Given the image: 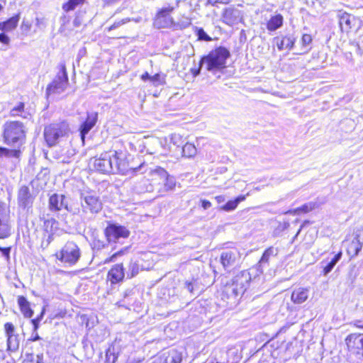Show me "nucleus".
<instances>
[{
	"mask_svg": "<svg viewBox=\"0 0 363 363\" xmlns=\"http://www.w3.org/2000/svg\"><path fill=\"white\" fill-rule=\"evenodd\" d=\"M21 155L19 150H9L6 147H0V158L1 157H15L18 158Z\"/></svg>",
	"mask_w": 363,
	"mask_h": 363,
	"instance_id": "obj_31",
	"label": "nucleus"
},
{
	"mask_svg": "<svg viewBox=\"0 0 363 363\" xmlns=\"http://www.w3.org/2000/svg\"><path fill=\"white\" fill-rule=\"evenodd\" d=\"M34 198L31 195L28 186H21L18 193V206L23 209L29 210L33 206Z\"/></svg>",
	"mask_w": 363,
	"mask_h": 363,
	"instance_id": "obj_16",
	"label": "nucleus"
},
{
	"mask_svg": "<svg viewBox=\"0 0 363 363\" xmlns=\"http://www.w3.org/2000/svg\"><path fill=\"white\" fill-rule=\"evenodd\" d=\"M150 82L155 86H158L165 84V76L160 74H155L151 77Z\"/></svg>",
	"mask_w": 363,
	"mask_h": 363,
	"instance_id": "obj_37",
	"label": "nucleus"
},
{
	"mask_svg": "<svg viewBox=\"0 0 363 363\" xmlns=\"http://www.w3.org/2000/svg\"><path fill=\"white\" fill-rule=\"evenodd\" d=\"M48 208L52 212H58L65 208L72 214L79 213V208L69 206L68 199L63 194H53L49 198Z\"/></svg>",
	"mask_w": 363,
	"mask_h": 363,
	"instance_id": "obj_13",
	"label": "nucleus"
},
{
	"mask_svg": "<svg viewBox=\"0 0 363 363\" xmlns=\"http://www.w3.org/2000/svg\"><path fill=\"white\" fill-rule=\"evenodd\" d=\"M18 303L19 305L21 313L25 318H31L33 315V311L30 307V303L24 296H19L18 298Z\"/></svg>",
	"mask_w": 363,
	"mask_h": 363,
	"instance_id": "obj_26",
	"label": "nucleus"
},
{
	"mask_svg": "<svg viewBox=\"0 0 363 363\" xmlns=\"http://www.w3.org/2000/svg\"><path fill=\"white\" fill-rule=\"evenodd\" d=\"M2 9V6L0 4V11Z\"/></svg>",
	"mask_w": 363,
	"mask_h": 363,
	"instance_id": "obj_62",
	"label": "nucleus"
},
{
	"mask_svg": "<svg viewBox=\"0 0 363 363\" xmlns=\"http://www.w3.org/2000/svg\"><path fill=\"white\" fill-rule=\"evenodd\" d=\"M40 340V337L37 333V331L36 332L33 331L30 340H31V341H37V340Z\"/></svg>",
	"mask_w": 363,
	"mask_h": 363,
	"instance_id": "obj_56",
	"label": "nucleus"
},
{
	"mask_svg": "<svg viewBox=\"0 0 363 363\" xmlns=\"http://www.w3.org/2000/svg\"><path fill=\"white\" fill-rule=\"evenodd\" d=\"M11 247H2L0 246V252L2 254V256H4L6 260H9L10 259V252H11Z\"/></svg>",
	"mask_w": 363,
	"mask_h": 363,
	"instance_id": "obj_50",
	"label": "nucleus"
},
{
	"mask_svg": "<svg viewBox=\"0 0 363 363\" xmlns=\"http://www.w3.org/2000/svg\"><path fill=\"white\" fill-rule=\"evenodd\" d=\"M130 21V18H123L121 21H116L113 24H112L108 28V31H111L112 30H114V29H116L118 28V27H120L121 26L128 23Z\"/></svg>",
	"mask_w": 363,
	"mask_h": 363,
	"instance_id": "obj_47",
	"label": "nucleus"
},
{
	"mask_svg": "<svg viewBox=\"0 0 363 363\" xmlns=\"http://www.w3.org/2000/svg\"><path fill=\"white\" fill-rule=\"evenodd\" d=\"M230 0H208V3L211 5L216 4H228Z\"/></svg>",
	"mask_w": 363,
	"mask_h": 363,
	"instance_id": "obj_53",
	"label": "nucleus"
},
{
	"mask_svg": "<svg viewBox=\"0 0 363 363\" xmlns=\"http://www.w3.org/2000/svg\"><path fill=\"white\" fill-rule=\"evenodd\" d=\"M12 234V222L9 208L0 201V239H6Z\"/></svg>",
	"mask_w": 363,
	"mask_h": 363,
	"instance_id": "obj_11",
	"label": "nucleus"
},
{
	"mask_svg": "<svg viewBox=\"0 0 363 363\" xmlns=\"http://www.w3.org/2000/svg\"><path fill=\"white\" fill-rule=\"evenodd\" d=\"M125 277L124 268L122 264L113 265L108 271L107 279L111 284H116L122 281Z\"/></svg>",
	"mask_w": 363,
	"mask_h": 363,
	"instance_id": "obj_20",
	"label": "nucleus"
},
{
	"mask_svg": "<svg viewBox=\"0 0 363 363\" xmlns=\"http://www.w3.org/2000/svg\"><path fill=\"white\" fill-rule=\"evenodd\" d=\"M312 42V37L309 34H303L301 38V44L303 47L308 46Z\"/></svg>",
	"mask_w": 363,
	"mask_h": 363,
	"instance_id": "obj_48",
	"label": "nucleus"
},
{
	"mask_svg": "<svg viewBox=\"0 0 363 363\" xmlns=\"http://www.w3.org/2000/svg\"><path fill=\"white\" fill-rule=\"evenodd\" d=\"M85 0H69L67 2L63 4L62 9L65 12H69L75 9V8L84 3Z\"/></svg>",
	"mask_w": 363,
	"mask_h": 363,
	"instance_id": "obj_34",
	"label": "nucleus"
},
{
	"mask_svg": "<svg viewBox=\"0 0 363 363\" xmlns=\"http://www.w3.org/2000/svg\"><path fill=\"white\" fill-rule=\"evenodd\" d=\"M191 24V20L189 17L183 16L177 23H175L174 28L184 29Z\"/></svg>",
	"mask_w": 363,
	"mask_h": 363,
	"instance_id": "obj_36",
	"label": "nucleus"
},
{
	"mask_svg": "<svg viewBox=\"0 0 363 363\" xmlns=\"http://www.w3.org/2000/svg\"><path fill=\"white\" fill-rule=\"evenodd\" d=\"M98 120V113L96 112L87 113V116L84 122L80 126L79 131L82 140H84L86 135L94 128Z\"/></svg>",
	"mask_w": 363,
	"mask_h": 363,
	"instance_id": "obj_19",
	"label": "nucleus"
},
{
	"mask_svg": "<svg viewBox=\"0 0 363 363\" xmlns=\"http://www.w3.org/2000/svg\"><path fill=\"white\" fill-rule=\"evenodd\" d=\"M215 199H216V200L217 201V202H218V203H223V202H224V201H225V196H222V195H220V196H216V198H215Z\"/></svg>",
	"mask_w": 363,
	"mask_h": 363,
	"instance_id": "obj_58",
	"label": "nucleus"
},
{
	"mask_svg": "<svg viewBox=\"0 0 363 363\" xmlns=\"http://www.w3.org/2000/svg\"><path fill=\"white\" fill-rule=\"evenodd\" d=\"M309 293L308 288H296L293 291L291 299L295 304H301L308 299Z\"/></svg>",
	"mask_w": 363,
	"mask_h": 363,
	"instance_id": "obj_23",
	"label": "nucleus"
},
{
	"mask_svg": "<svg viewBox=\"0 0 363 363\" xmlns=\"http://www.w3.org/2000/svg\"><path fill=\"white\" fill-rule=\"evenodd\" d=\"M342 257V252H339L337 254H336L333 258L328 262L325 263V262H322L321 264L323 265V274L324 275H327L329 274L335 264L337 263V262L341 259Z\"/></svg>",
	"mask_w": 363,
	"mask_h": 363,
	"instance_id": "obj_27",
	"label": "nucleus"
},
{
	"mask_svg": "<svg viewBox=\"0 0 363 363\" xmlns=\"http://www.w3.org/2000/svg\"><path fill=\"white\" fill-rule=\"evenodd\" d=\"M246 199L245 195H240L235 198L234 200L228 201L225 205H223L221 208L225 211H232L235 210L238 205L245 201Z\"/></svg>",
	"mask_w": 363,
	"mask_h": 363,
	"instance_id": "obj_28",
	"label": "nucleus"
},
{
	"mask_svg": "<svg viewBox=\"0 0 363 363\" xmlns=\"http://www.w3.org/2000/svg\"><path fill=\"white\" fill-rule=\"evenodd\" d=\"M91 245L94 250H99L101 249L104 248L105 246L106 245V243L103 240L94 238Z\"/></svg>",
	"mask_w": 363,
	"mask_h": 363,
	"instance_id": "obj_43",
	"label": "nucleus"
},
{
	"mask_svg": "<svg viewBox=\"0 0 363 363\" xmlns=\"http://www.w3.org/2000/svg\"><path fill=\"white\" fill-rule=\"evenodd\" d=\"M57 259L67 266L74 265L81 257V251L74 242H67L56 255Z\"/></svg>",
	"mask_w": 363,
	"mask_h": 363,
	"instance_id": "obj_7",
	"label": "nucleus"
},
{
	"mask_svg": "<svg viewBox=\"0 0 363 363\" xmlns=\"http://www.w3.org/2000/svg\"><path fill=\"white\" fill-rule=\"evenodd\" d=\"M48 233V235L46 246H48L50 243V242L53 240V233Z\"/></svg>",
	"mask_w": 363,
	"mask_h": 363,
	"instance_id": "obj_59",
	"label": "nucleus"
},
{
	"mask_svg": "<svg viewBox=\"0 0 363 363\" xmlns=\"http://www.w3.org/2000/svg\"><path fill=\"white\" fill-rule=\"evenodd\" d=\"M250 281V272L242 271L232 279L231 283H226L221 298L226 302V307L233 308L238 305L240 298L249 286Z\"/></svg>",
	"mask_w": 363,
	"mask_h": 363,
	"instance_id": "obj_1",
	"label": "nucleus"
},
{
	"mask_svg": "<svg viewBox=\"0 0 363 363\" xmlns=\"http://www.w3.org/2000/svg\"><path fill=\"white\" fill-rule=\"evenodd\" d=\"M283 23V17L281 15L272 16L267 22V28L270 31H274L280 28Z\"/></svg>",
	"mask_w": 363,
	"mask_h": 363,
	"instance_id": "obj_29",
	"label": "nucleus"
},
{
	"mask_svg": "<svg viewBox=\"0 0 363 363\" xmlns=\"http://www.w3.org/2000/svg\"><path fill=\"white\" fill-rule=\"evenodd\" d=\"M345 341L350 354L363 360V333H351Z\"/></svg>",
	"mask_w": 363,
	"mask_h": 363,
	"instance_id": "obj_12",
	"label": "nucleus"
},
{
	"mask_svg": "<svg viewBox=\"0 0 363 363\" xmlns=\"http://www.w3.org/2000/svg\"><path fill=\"white\" fill-rule=\"evenodd\" d=\"M118 356L116 354L114 347H109L106 352V361L107 363H115Z\"/></svg>",
	"mask_w": 363,
	"mask_h": 363,
	"instance_id": "obj_35",
	"label": "nucleus"
},
{
	"mask_svg": "<svg viewBox=\"0 0 363 363\" xmlns=\"http://www.w3.org/2000/svg\"><path fill=\"white\" fill-rule=\"evenodd\" d=\"M196 35L199 40L211 41V38L204 31L203 28H197Z\"/></svg>",
	"mask_w": 363,
	"mask_h": 363,
	"instance_id": "obj_44",
	"label": "nucleus"
},
{
	"mask_svg": "<svg viewBox=\"0 0 363 363\" xmlns=\"http://www.w3.org/2000/svg\"><path fill=\"white\" fill-rule=\"evenodd\" d=\"M151 77L147 72H145L144 74H142L141 76V79L143 80V81H146V80H150L151 79Z\"/></svg>",
	"mask_w": 363,
	"mask_h": 363,
	"instance_id": "obj_57",
	"label": "nucleus"
},
{
	"mask_svg": "<svg viewBox=\"0 0 363 363\" xmlns=\"http://www.w3.org/2000/svg\"><path fill=\"white\" fill-rule=\"evenodd\" d=\"M201 206L203 209H208L211 206V203L207 200H201Z\"/></svg>",
	"mask_w": 363,
	"mask_h": 363,
	"instance_id": "obj_55",
	"label": "nucleus"
},
{
	"mask_svg": "<svg viewBox=\"0 0 363 363\" xmlns=\"http://www.w3.org/2000/svg\"><path fill=\"white\" fill-rule=\"evenodd\" d=\"M355 22L354 16L346 12L339 14V25L342 32L349 33L354 26Z\"/></svg>",
	"mask_w": 363,
	"mask_h": 363,
	"instance_id": "obj_22",
	"label": "nucleus"
},
{
	"mask_svg": "<svg viewBox=\"0 0 363 363\" xmlns=\"http://www.w3.org/2000/svg\"><path fill=\"white\" fill-rule=\"evenodd\" d=\"M3 128V138L5 144L18 148L24 143L26 131L21 122L7 121Z\"/></svg>",
	"mask_w": 363,
	"mask_h": 363,
	"instance_id": "obj_3",
	"label": "nucleus"
},
{
	"mask_svg": "<svg viewBox=\"0 0 363 363\" xmlns=\"http://www.w3.org/2000/svg\"><path fill=\"white\" fill-rule=\"evenodd\" d=\"M184 287L189 293L194 294L196 287L195 281H186Z\"/></svg>",
	"mask_w": 363,
	"mask_h": 363,
	"instance_id": "obj_51",
	"label": "nucleus"
},
{
	"mask_svg": "<svg viewBox=\"0 0 363 363\" xmlns=\"http://www.w3.org/2000/svg\"><path fill=\"white\" fill-rule=\"evenodd\" d=\"M95 169L101 173H121L127 172V163L124 160L123 153L116 150H109L101 154L94 162Z\"/></svg>",
	"mask_w": 363,
	"mask_h": 363,
	"instance_id": "obj_2",
	"label": "nucleus"
},
{
	"mask_svg": "<svg viewBox=\"0 0 363 363\" xmlns=\"http://www.w3.org/2000/svg\"><path fill=\"white\" fill-rule=\"evenodd\" d=\"M75 150L69 145L60 147L55 152V157L62 163H69L75 155Z\"/></svg>",
	"mask_w": 363,
	"mask_h": 363,
	"instance_id": "obj_21",
	"label": "nucleus"
},
{
	"mask_svg": "<svg viewBox=\"0 0 363 363\" xmlns=\"http://www.w3.org/2000/svg\"><path fill=\"white\" fill-rule=\"evenodd\" d=\"M203 65V64H201V62H200L199 63V67L198 68H194V69H191V73H192L194 77H196V76H198L200 74V72H201V66Z\"/></svg>",
	"mask_w": 363,
	"mask_h": 363,
	"instance_id": "obj_54",
	"label": "nucleus"
},
{
	"mask_svg": "<svg viewBox=\"0 0 363 363\" xmlns=\"http://www.w3.org/2000/svg\"><path fill=\"white\" fill-rule=\"evenodd\" d=\"M127 250H128V247H124V248L121 249V250L118 251L117 252L113 254L110 257H108L104 260V264H107V263H109L111 262H115L116 258L118 256L124 255V253L127 251Z\"/></svg>",
	"mask_w": 363,
	"mask_h": 363,
	"instance_id": "obj_41",
	"label": "nucleus"
},
{
	"mask_svg": "<svg viewBox=\"0 0 363 363\" xmlns=\"http://www.w3.org/2000/svg\"><path fill=\"white\" fill-rule=\"evenodd\" d=\"M68 84V76L65 64L60 65V72L52 82L48 86L46 93L48 95L61 94L67 88Z\"/></svg>",
	"mask_w": 363,
	"mask_h": 363,
	"instance_id": "obj_10",
	"label": "nucleus"
},
{
	"mask_svg": "<svg viewBox=\"0 0 363 363\" xmlns=\"http://www.w3.org/2000/svg\"><path fill=\"white\" fill-rule=\"evenodd\" d=\"M357 328L363 329V325H357Z\"/></svg>",
	"mask_w": 363,
	"mask_h": 363,
	"instance_id": "obj_61",
	"label": "nucleus"
},
{
	"mask_svg": "<svg viewBox=\"0 0 363 363\" xmlns=\"http://www.w3.org/2000/svg\"><path fill=\"white\" fill-rule=\"evenodd\" d=\"M104 234L108 243L121 242L130 235V231L126 227L117 223H108L105 228Z\"/></svg>",
	"mask_w": 363,
	"mask_h": 363,
	"instance_id": "obj_9",
	"label": "nucleus"
},
{
	"mask_svg": "<svg viewBox=\"0 0 363 363\" xmlns=\"http://www.w3.org/2000/svg\"><path fill=\"white\" fill-rule=\"evenodd\" d=\"M69 125L66 122L52 123L44 129V138L49 147L55 145L60 138L67 135L69 133Z\"/></svg>",
	"mask_w": 363,
	"mask_h": 363,
	"instance_id": "obj_6",
	"label": "nucleus"
},
{
	"mask_svg": "<svg viewBox=\"0 0 363 363\" xmlns=\"http://www.w3.org/2000/svg\"><path fill=\"white\" fill-rule=\"evenodd\" d=\"M82 210L79 213L84 215H94L103 208V203L99 195L94 191H82L80 193Z\"/></svg>",
	"mask_w": 363,
	"mask_h": 363,
	"instance_id": "obj_5",
	"label": "nucleus"
},
{
	"mask_svg": "<svg viewBox=\"0 0 363 363\" xmlns=\"http://www.w3.org/2000/svg\"><path fill=\"white\" fill-rule=\"evenodd\" d=\"M360 321H357L355 323H354V325L357 327V325H361L360 323H359Z\"/></svg>",
	"mask_w": 363,
	"mask_h": 363,
	"instance_id": "obj_60",
	"label": "nucleus"
},
{
	"mask_svg": "<svg viewBox=\"0 0 363 363\" xmlns=\"http://www.w3.org/2000/svg\"><path fill=\"white\" fill-rule=\"evenodd\" d=\"M18 21L19 17L16 16L10 18L6 21L0 22V30L6 31L11 30L17 26Z\"/></svg>",
	"mask_w": 363,
	"mask_h": 363,
	"instance_id": "obj_30",
	"label": "nucleus"
},
{
	"mask_svg": "<svg viewBox=\"0 0 363 363\" xmlns=\"http://www.w3.org/2000/svg\"><path fill=\"white\" fill-rule=\"evenodd\" d=\"M363 246V242H362L359 236H356L349 243L347 252L351 258L355 257L359 252L362 250Z\"/></svg>",
	"mask_w": 363,
	"mask_h": 363,
	"instance_id": "obj_25",
	"label": "nucleus"
},
{
	"mask_svg": "<svg viewBox=\"0 0 363 363\" xmlns=\"http://www.w3.org/2000/svg\"><path fill=\"white\" fill-rule=\"evenodd\" d=\"M242 12L234 7L226 8L223 13V22L229 26L238 24L242 20Z\"/></svg>",
	"mask_w": 363,
	"mask_h": 363,
	"instance_id": "obj_17",
	"label": "nucleus"
},
{
	"mask_svg": "<svg viewBox=\"0 0 363 363\" xmlns=\"http://www.w3.org/2000/svg\"><path fill=\"white\" fill-rule=\"evenodd\" d=\"M230 51L224 47H218L211 50L201 60V64L206 65L210 72L220 70L226 67V60L230 57Z\"/></svg>",
	"mask_w": 363,
	"mask_h": 363,
	"instance_id": "obj_4",
	"label": "nucleus"
},
{
	"mask_svg": "<svg viewBox=\"0 0 363 363\" xmlns=\"http://www.w3.org/2000/svg\"><path fill=\"white\" fill-rule=\"evenodd\" d=\"M4 330L7 337L8 350L16 351L18 349L20 340L18 335L15 333V327L11 323L4 324Z\"/></svg>",
	"mask_w": 363,
	"mask_h": 363,
	"instance_id": "obj_15",
	"label": "nucleus"
},
{
	"mask_svg": "<svg viewBox=\"0 0 363 363\" xmlns=\"http://www.w3.org/2000/svg\"><path fill=\"white\" fill-rule=\"evenodd\" d=\"M274 40L279 50H290L294 47L296 39L293 35H286L282 38H275Z\"/></svg>",
	"mask_w": 363,
	"mask_h": 363,
	"instance_id": "obj_24",
	"label": "nucleus"
},
{
	"mask_svg": "<svg viewBox=\"0 0 363 363\" xmlns=\"http://www.w3.org/2000/svg\"><path fill=\"white\" fill-rule=\"evenodd\" d=\"M278 252L279 250L277 247H268L264 252L261 259H259L257 265V270L259 273H263L264 270L269 267L271 259L275 257L277 255Z\"/></svg>",
	"mask_w": 363,
	"mask_h": 363,
	"instance_id": "obj_18",
	"label": "nucleus"
},
{
	"mask_svg": "<svg viewBox=\"0 0 363 363\" xmlns=\"http://www.w3.org/2000/svg\"><path fill=\"white\" fill-rule=\"evenodd\" d=\"M312 210V206L310 204H304L301 207L298 208L294 211H289L286 213H307Z\"/></svg>",
	"mask_w": 363,
	"mask_h": 363,
	"instance_id": "obj_42",
	"label": "nucleus"
},
{
	"mask_svg": "<svg viewBox=\"0 0 363 363\" xmlns=\"http://www.w3.org/2000/svg\"><path fill=\"white\" fill-rule=\"evenodd\" d=\"M24 108V104L20 103L17 106L14 107L11 110V116H15L18 115L19 112H21Z\"/></svg>",
	"mask_w": 363,
	"mask_h": 363,
	"instance_id": "obj_49",
	"label": "nucleus"
},
{
	"mask_svg": "<svg viewBox=\"0 0 363 363\" xmlns=\"http://www.w3.org/2000/svg\"><path fill=\"white\" fill-rule=\"evenodd\" d=\"M162 182L167 190L172 189L176 184L174 177H170L169 174L167 176V179H164Z\"/></svg>",
	"mask_w": 363,
	"mask_h": 363,
	"instance_id": "obj_45",
	"label": "nucleus"
},
{
	"mask_svg": "<svg viewBox=\"0 0 363 363\" xmlns=\"http://www.w3.org/2000/svg\"><path fill=\"white\" fill-rule=\"evenodd\" d=\"M169 357L172 363H180L182 360V353L175 350L170 351Z\"/></svg>",
	"mask_w": 363,
	"mask_h": 363,
	"instance_id": "obj_40",
	"label": "nucleus"
},
{
	"mask_svg": "<svg viewBox=\"0 0 363 363\" xmlns=\"http://www.w3.org/2000/svg\"><path fill=\"white\" fill-rule=\"evenodd\" d=\"M10 39L5 33H0V42L4 44H9Z\"/></svg>",
	"mask_w": 363,
	"mask_h": 363,
	"instance_id": "obj_52",
	"label": "nucleus"
},
{
	"mask_svg": "<svg viewBox=\"0 0 363 363\" xmlns=\"http://www.w3.org/2000/svg\"><path fill=\"white\" fill-rule=\"evenodd\" d=\"M180 1H177L175 6H168L158 11L154 20V26L157 28H172L175 26V22L171 16V13L177 7Z\"/></svg>",
	"mask_w": 363,
	"mask_h": 363,
	"instance_id": "obj_8",
	"label": "nucleus"
},
{
	"mask_svg": "<svg viewBox=\"0 0 363 363\" xmlns=\"http://www.w3.org/2000/svg\"><path fill=\"white\" fill-rule=\"evenodd\" d=\"M44 228L47 233H55L58 228V222L53 218H48L44 221Z\"/></svg>",
	"mask_w": 363,
	"mask_h": 363,
	"instance_id": "obj_32",
	"label": "nucleus"
},
{
	"mask_svg": "<svg viewBox=\"0 0 363 363\" xmlns=\"http://www.w3.org/2000/svg\"><path fill=\"white\" fill-rule=\"evenodd\" d=\"M153 363H155V362H153Z\"/></svg>",
	"mask_w": 363,
	"mask_h": 363,
	"instance_id": "obj_63",
	"label": "nucleus"
},
{
	"mask_svg": "<svg viewBox=\"0 0 363 363\" xmlns=\"http://www.w3.org/2000/svg\"><path fill=\"white\" fill-rule=\"evenodd\" d=\"M139 266L135 262H130L127 276L128 278H133L138 274Z\"/></svg>",
	"mask_w": 363,
	"mask_h": 363,
	"instance_id": "obj_39",
	"label": "nucleus"
},
{
	"mask_svg": "<svg viewBox=\"0 0 363 363\" xmlns=\"http://www.w3.org/2000/svg\"><path fill=\"white\" fill-rule=\"evenodd\" d=\"M168 175V172L164 169L160 167H157L152 171V176L158 177L162 180V182L164 179H167Z\"/></svg>",
	"mask_w": 363,
	"mask_h": 363,
	"instance_id": "obj_38",
	"label": "nucleus"
},
{
	"mask_svg": "<svg viewBox=\"0 0 363 363\" xmlns=\"http://www.w3.org/2000/svg\"><path fill=\"white\" fill-rule=\"evenodd\" d=\"M183 156L186 157H192L196 154V148L191 143H186L182 147Z\"/></svg>",
	"mask_w": 363,
	"mask_h": 363,
	"instance_id": "obj_33",
	"label": "nucleus"
},
{
	"mask_svg": "<svg viewBox=\"0 0 363 363\" xmlns=\"http://www.w3.org/2000/svg\"><path fill=\"white\" fill-rule=\"evenodd\" d=\"M44 313H45V309H43L40 315H38L36 318L31 320V323L33 325L34 332H36L38 330V329L39 328V323L44 315Z\"/></svg>",
	"mask_w": 363,
	"mask_h": 363,
	"instance_id": "obj_46",
	"label": "nucleus"
},
{
	"mask_svg": "<svg viewBox=\"0 0 363 363\" xmlns=\"http://www.w3.org/2000/svg\"><path fill=\"white\" fill-rule=\"evenodd\" d=\"M240 259V253L236 248L225 249L220 256V262L223 269L228 272L238 264Z\"/></svg>",
	"mask_w": 363,
	"mask_h": 363,
	"instance_id": "obj_14",
	"label": "nucleus"
}]
</instances>
